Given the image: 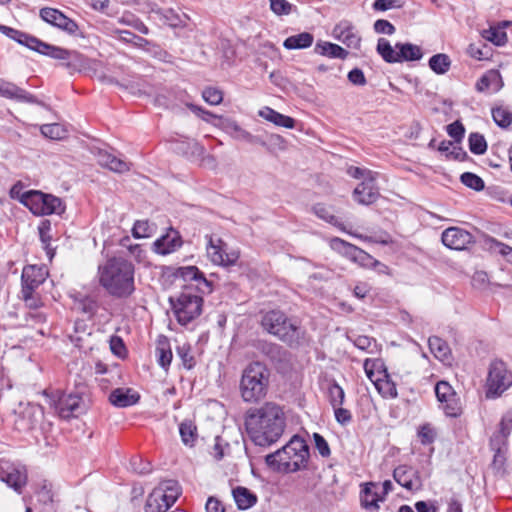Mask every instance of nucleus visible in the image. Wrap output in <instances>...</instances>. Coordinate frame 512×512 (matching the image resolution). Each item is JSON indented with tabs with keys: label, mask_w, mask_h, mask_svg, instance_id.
Instances as JSON below:
<instances>
[{
	"label": "nucleus",
	"mask_w": 512,
	"mask_h": 512,
	"mask_svg": "<svg viewBox=\"0 0 512 512\" xmlns=\"http://www.w3.org/2000/svg\"><path fill=\"white\" fill-rule=\"evenodd\" d=\"M0 32L6 35L7 37L15 40L19 44L24 45L27 48L36 51L40 54H42L44 48H46V42H43L32 35L16 30L14 28L5 25H0Z\"/></svg>",
	"instance_id": "nucleus-22"
},
{
	"label": "nucleus",
	"mask_w": 512,
	"mask_h": 512,
	"mask_svg": "<svg viewBox=\"0 0 512 512\" xmlns=\"http://www.w3.org/2000/svg\"><path fill=\"white\" fill-rule=\"evenodd\" d=\"M179 433L186 446L192 447L198 437L197 427L191 420H185L180 424Z\"/></svg>",
	"instance_id": "nucleus-42"
},
{
	"label": "nucleus",
	"mask_w": 512,
	"mask_h": 512,
	"mask_svg": "<svg viewBox=\"0 0 512 512\" xmlns=\"http://www.w3.org/2000/svg\"><path fill=\"white\" fill-rule=\"evenodd\" d=\"M315 51L321 55L338 59H345L348 55V52L341 46L330 42L317 43Z\"/></svg>",
	"instance_id": "nucleus-40"
},
{
	"label": "nucleus",
	"mask_w": 512,
	"mask_h": 512,
	"mask_svg": "<svg viewBox=\"0 0 512 512\" xmlns=\"http://www.w3.org/2000/svg\"><path fill=\"white\" fill-rule=\"evenodd\" d=\"M467 53L474 59L477 60H488L492 56L491 48L485 43L475 44L472 43L467 49Z\"/></svg>",
	"instance_id": "nucleus-50"
},
{
	"label": "nucleus",
	"mask_w": 512,
	"mask_h": 512,
	"mask_svg": "<svg viewBox=\"0 0 512 512\" xmlns=\"http://www.w3.org/2000/svg\"><path fill=\"white\" fill-rule=\"evenodd\" d=\"M313 213L320 219L328 222L329 224L346 231L342 222L334 215L333 208L325 204L317 203L312 207Z\"/></svg>",
	"instance_id": "nucleus-36"
},
{
	"label": "nucleus",
	"mask_w": 512,
	"mask_h": 512,
	"mask_svg": "<svg viewBox=\"0 0 512 512\" xmlns=\"http://www.w3.org/2000/svg\"><path fill=\"white\" fill-rule=\"evenodd\" d=\"M502 76L498 70L491 69L484 73L476 82L475 88L478 92H498L503 87Z\"/></svg>",
	"instance_id": "nucleus-23"
},
{
	"label": "nucleus",
	"mask_w": 512,
	"mask_h": 512,
	"mask_svg": "<svg viewBox=\"0 0 512 512\" xmlns=\"http://www.w3.org/2000/svg\"><path fill=\"white\" fill-rule=\"evenodd\" d=\"M153 229V225L147 220H138L133 226L132 234L135 238H147L152 235Z\"/></svg>",
	"instance_id": "nucleus-52"
},
{
	"label": "nucleus",
	"mask_w": 512,
	"mask_h": 512,
	"mask_svg": "<svg viewBox=\"0 0 512 512\" xmlns=\"http://www.w3.org/2000/svg\"><path fill=\"white\" fill-rule=\"evenodd\" d=\"M492 117L495 123L501 128H507L512 123V112L507 107H496L492 109Z\"/></svg>",
	"instance_id": "nucleus-48"
},
{
	"label": "nucleus",
	"mask_w": 512,
	"mask_h": 512,
	"mask_svg": "<svg viewBox=\"0 0 512 512\" xmlns=\"http://www.w3.org/2000/svg\"><path fill=\"white\" fill-rule=\"evenodd\" d=\"M155 251L159 254L166 255L173 252L176 248L181 246V241L178 236L171 237L170 235L162 236L154 243Z\"/></svg>",
	"instance_id": "nucleus-41"
},
{
	"label": "nucleus",
	"mask_w": 512,
	"mask_h": 512,
	"mask_svg": "<svg viewBox=\"0 0 512 512\" xmlns=\"http://www.w3.org/2000/svg\"><path fill=\"white\" fill-rule=\"evenodd\" d=\"M348 339L352 341L354 346L359 350L365 351L367 353L373 354L378 350L376 340L366 335H357L355 337L348 336Z\"/></svg>",
	"instance_id": "nucleus-44"
},
{
	"label": "nucleus",
	"mask_w": 512,
	"mask_h": 512,
	"mask_svg": "<svg viewBox=\"0 0 512 512\" xmlns=\"http://www.w3.org/2000/svg\"><path fill=\"white\" fill-rule=\"evenodd\" d=\"M180 494L176 481L166 480L161 482L149 494L145 512H165L177 500Z\"/></svg>",
	"instance_id": "nucleus-10"
},
{
	"label": "nucleus",
	"mask_w": 512,
	"mask_h": 512,
	"mask_svg": "<svg viewBox=\"0 0 512 512\" xmlns=\"http://www.w3.org/2000/svg\"><path fill=\"white\" fill-rule=\"evenodd\" d=\"M512 385V373L507 369L503 361L491 363L487 378V398L500 396Z\"/></svg>",
	"instance_id": "nucleus-11"
},
{
	"label": "nucleus",
	"mask_w": 512,
	"mask_h": 512,
	"mask_svg": "<svg viewBox=\"0 0 512 512\" xmlns=\"http://www.w3.org/2000/svg\"><path fill=\"white\" fill-rule=\"evenodd\" d=\"M485 243L489 246L490 249H498L499 253L504 256L505 258L509 254V252L512 250V247L498 241L497 239L493 237H487L485 239Z\"/></svg>",
	"instance_id": "nucleus-61"
},
{
	"label": "nucleus",
	"mask_w": 512,
	"mask_h": 512,
	"mask_svg": "<svg viewBox=\"0 0 512 512\" xmlns=\"http://www.w3.org/2000/svg\"><path fill=\"white\" fill-rule=\"evenodd\" d=\"M308 446L299 436H293L281 449L265 457L266 464L280 472H296L306 466Z\"/></svg>",
	"instance_id": "nucleus-3"
},
{
	"label": "nucleus",
	"mask_w": 512,
	"mask_h": 512,
	"mask_svg": "<svg viewBox=\"0 0 512 512\" xmlns=\"http://www.w3.org/2000/svg\"><path fill=\"white\" fill-rule=\"evenodd\" d=\"M512 430V409L508 410L502 417L499 424V432L491 439L493 449H500V445L504 444Z\"/></svg>",
	"instance_id": "nucleus-30"
},
{
	"label": "nucleus",
	"mask_w": 512,
	"mask_h": 512,
	"mask_svg": "<svg viewBox=\"0 0 512 512\" xmlns=\"http://www.w3.org/2000/svg\"><path fill=\"white\" fill-rule=\"evenodd\" d=\"M374 30L379 34L392 35L395 32V27L389 21L379 19L374 23Z\"/></svg>",
	"instance_id": "nucleus-64"
},
{
	"label": "nucleus",
	"mask_w": 512,
	"mask_h": 512,
	"mask_svg": "<svg viewBox=\"0 0 512 512\" xmlns=\"http://www.w3.org/2000/svg\"><path fill=\"white\" fill-rule=\"evenodd\" d=\"M442 243L452 250H465L474 243V237L460 227H449L442 232Z\"/></svg>",
	"instance_id": "nucleus-15"
},
{
	"label": "nucleus",
	"mask_w": 512,
	"mask_h": 512,
	"mask_svg": "<svg viewBox=\"0 0 512 512\" xmlns=\"http://www.w3.org/2000/svg\"><path fill=\"white\" fill-rule=\"evenodd\" d=\"M461 182L475 191H481L484 189V181L482 178L471 172L463 173L461 175Z\"/></svg>",
	"instance_id": "nucleus-53"
},
{
	"label": "nucleus",
	"mask_w": 512,
	"mask_h": 512,
	"mask_svg": "<svg viewBox=\"0 0 512 512\" xmlns=\"http://www.w3.org/2000/svg\"><path fill=\"white\" fill-rule=\"evenodd\" d=\"M394 480L409 491H418L422 488L419 472L411 466L400 465L393 471Z\"/></svg>",
	"instance_id": "nucleus-19"
},
{
	"label": "nucleus",
	"mask_w": 512,
	"mask_h": 512,
	"mask_svg": "<svg viewBox=\"0 0 512 512\" xmlns=\"http://www.w3.org/2000/svg\"><path fill=\"white\" fill-rule=\"evenodd\" d=\"M271 10L278 16L291 13L292 4L286 0H269Z\"/></svg>",
	"instance_id": "nucleus-56"
},
{
	"label": "nucleus",
	"mask_w": 512,
	"mask_h": 512,
	"mask_svg": "<svg viewBox=\"0 0 512 512\" xmlns=\"http://www.w3.org/2000/svg\"><path fill=\"white\" fill-rule=\"evenodd\" d=\"M481 36L484 40L493 43L496 46H503L507 42V34L498 28H489L481 32Z\"/></svg>",
	"instance_id": "nucleus-47"
},
{
	"label": "nucleus",
	"mask_w": 512,
	"mask_h": 512,
	"mask_svg": "<svg viewBox=\"0 0 512 512\" xmlns=\"http://www.w3.org/2000/svg\"><path fill=\"white\" fill-rule=\"evenodd\" d=\"M329 398H330V403L333 408L343 405L344 399H345V393H344V390L342 389V387L338 383L334 382L329 387Z\"/></svg>",
	"instance_id": "nucleus-54"
},
{
	"label": "nucleus",
	"mask_w": 512,
	"mask_h": 512,
	"mask_svg": "<svg viewBox=\"0 0 512 512\" xmlns=\"http://www.w3.org/2000/svg\"><path fill=\"white\" fill-rule=\"evenodd\" d=\"M364 371L367 378L375 385L384 398H396V384L391 380L381 359L367 358L364 361Z\"/></svg>",
	"instance_id": "nucleus-9"
},
{
	"label": "nucleus",
	"mask_w": 512,
	"mask_h": 512,
	"mask_svg": "<svg viewBox=\"0 0 512 512\" xmlns=\"http://www.w3.org/2000/svg\"><path fill=\"white\" fill-rule=\"evenodd\" d=\"M435 394L447 416L458 417L461 414L460 399L448 382L439 381L435 386Z\"/></svg>",
	"instance_id": "nucleus-13"
},
{
	"label": "nucleus",
	"mask_w": 512,
	"mask_h": 512,
	"mask_svg": "<svg viewBox=\"0 0 512 512\" xmlns=\"http://www.w3.org/2000/svg\"><path fill=\"white\" fill-rule=\"evenodd\" d=\"M112 405L120 408L132 406L139 400V395L131 389L117 388L109 396Z\"/></svg>",
	"instance_id": "nucleus-28"
},
{
	"label": "nucleus",
	"mask_w": 512,
	"mask_h": 512,
	"mask_svg": "<svg viewBox=\"0 0 512 512\" xmlns=\"http://www.w3.org/2000/svg\"><path fill=\"white\" fill-rule=\"evenodd\" d=\"M377 52L387 63L399 62L398 51L391 46L390 42L385 38H380L377 43Z\"/></svg>",
	"instance_id": "nucleus-43"
},
{
	"label": "nucleus",
	"mask_w": 512,
	"mask_h": 512,
	"mask_svg": "<svg viewBox=\"0 0 512 512\" xmlns=\"http://www.w3.org/2000/svg\"><path fill=\"white\" fill-rule=\"evenodd\" d=\"M469 149L476 155L484 154L487 150V142L483 135L471 133L469 135Z\"/></svg>",
	"instance_id": "nucleus-51"
},
{
	"label": "nucleus",
	"mask_w": 512,
	"mask_h": 512,
	"mask_svg": "<svg viewBox=\"0 0 512 512\" xmlns=\"http://www.w3.org/2000/svg\"><path fill=\"white\" fill-rule=\"evenodd\" d=\"M361 490V505L365 509H378L379 501H384V497L379 496L378 492L373 491V488L377 487V484L374 482H368L362 485Z\"/></svg>",
	"instance_id": "nucleus-31"
},
{
	"label": "nucleus",
	"mask_w": 512,
	"mask_h": 512,
	"mask_svg": "<svg viewBox=\"0 0 512 512\" xmlns=\"http://www.w3.org/2000/svg\"><path fill=\"white\" fill-rule=\"evenodd\" d=\"M169 301L174 315L181 325H187L202 312L203 299L194 294L192 285H185L178 296H171Z\"/></svg>",
	"instance_id": "nucleus-6"
},
{
	"label": "nucleus",
	"mask_w": 512,
	"mask_h": 512,
	"mask_svg": "<svg viewBox=\"0 0 512 512\" xmlns=\"http://www.w3.org/2000/svg\"><path fill=\"white\" fill-rule=\"evenodd\" d=\"M260 349L273 363L286 364L289 361L288 351L278 344L263 342Z\"/></svg>",
	"instance_id": "nucleus-29"
},
{
	"label": "nucleus",
	"mask_w": 512,
	"mask_h": 512,
	"mask_svg": "<svg viewBox=\"0 0 512 512\" xmlns=\"http://www.w3.org/2000/svg\"><path fill=\"white\" fill-rule=\"evenodd\" d=\"M202 97L208 104L218 105L223 100V93L217 88L207 87L203 90Z\"/></svg>",
	"instance_id": "nucleus-55"
},
{
	"label": "nucleus",
	"mask_w": 512,
	"mask_h": 512,
	"mask_svg": "<svg viewBox=\"0 0 512 512\" xmlns=\"http://www.w3.org/2000/svg\"><path fill=\"white\" fill-rule=\"evenodd\" d=\"M354 262L363 267H371L380 264L378 260L374 259L371 255L362 249L359 250V254L356 255Z\"/></svg>",
	"instance_id": "nucleus-63"
},
{
	"label": "nucleus",
	"mask_w": 512,
	"mask_h": 512,
	"mask_svg": "<svg viewBox=\"0 0 512 512\" xmlns=\"http://www.w3.org/2000/svg\"><path fill=\"white\" fill-rule=\"evenodd\" d=\"M20 202L34 215L62 214L65 211V206L60 198L37 190L23 193Z\"/></svg>",
	"instance_id": "nucleus-7"
},
{
	"label": "nucleus",
	"mask_w": 512,
	"mask_h": 512,
	"mask_svg": "<svg viewBox=\"0 0 512 512\" xmlns=\"http://www.w3.org/2000/svg\"><path fill=\"white\" fill-rule=\"evenodd\" d=\"M207 255L209 259L217 265L232 266L235 265L239 259V252L237 250L229 249L228 245L220 238L214 239L213 236H206Z\"/></svg>",
	"instance_id": "nucleus-12"
},
{
	"label": "nucleus",
	"mask_w": 512,
	"mask_h": 512,
	"mask_svg": "<svg viewBox=\"0 0 512 512\" xmlns=\"http://www.w3.org/2000/svg\"><path fill=\"white\" fill-rule=\"evenodd\" d=\"M269 370L261 362L250 363L242 373L240 392L245 402H256L264 398L269 385Z\"/></svg>",
	"instance_id": "nucleus-5"
},
{
	"label": "nucleus",
	"mask_w": 512,
	"mask_h": 512,
	"mask_svg": "<svg viewBox=\"0 0 512 512\" xmlns=\"http://www.w3.org/2000/svg\"><path fill=\"white\" fill-rule=\"evenodd\" d=\"M155 353L157 356L158 364L162 368L167 370L172 361V351H171L169 339L166 336L160 335L157 338Z\"/></svg>",
	"instance_id": "nucleus-32"
},
{
	"label": "nucleus",
	"mask_w": 512,
	"mask_h": 512,
	"mask_svg": "<svg viewBox=\"0 0 512 512\" xmlns=\"http://www.w3.org/2000/svg\"><path fill=\"white\" fill-rule=\"evenodd\" d=\"M314 37L309 32H302L296 35L289 36L285 39L283 46L286 49H304L312 45Z\"/></svg>",
	"instance_id": "nucleus-37"
},
{
	"label": "nucleus",
	"mask_w": 512,
	"mask_h": 512,
	"mask_svg": "<svg viewBox=\"0 0 512 512\" xmlns=\"http://www.w3.org/2000/svg\"><path fill=\"white\" fill-rule=\"evenodd\" d=\"M215 126H218L220 129L230 134L233 138L237 140H244L247 142H253L254 136L248 131L244 130L235 120L231 118H219V123H213Z\"/></svg>",
	"instance_id": "nucleus-24"
},
{
	"label": "nucleus",
	"mask_w": 512,
	"mask_h": 512,
	"mask_svg": "<svg viewBox=\"0 0 512 512\" xmlns=\"http://www.w3.org/2000/svg\"><path fill=\"white\" fill-rule=\"evenodd\" d=\"M40 130L43 136L52 140H61L67 136V130L59 123L44 124Z\"/></svg>",
	"instance_id": "nucleus-46"
},
{
	"label": "nucleus",
	"mask_w": 512,
	"mask_h": 512,
	"mask_svg": "<svg viewBox=\"0 0 512 512\" xmlns=\"http://www.w3.org/2000/svg\"><path fill=\"white\" fill-rule=\"evenodd\" d=\"M428 344L431 353L439 360L446 361L449 360L451 351L443 339L437 336H432L428 339Z\"/></svg>",
	"instance_id": "nucleus-39"
},
{
	"label": "nucleus",
	"mask_w": 512,
	"mask_h": 512,
	"mask_svg": "<svg viewBox=\"0 0 512 512\" xmlns=\"http://www.w3.org/2000/svg\"><path fill=\"white\" fill-rule=\"evenodd\" d=\"M395 48L398 50L399 62L416 61L422 58L421 48L411 43H397Z\"/></svg>",
	"instance_id": "nucleus-38"
},
{
	"label": "nucleus",
	"mask_w": 512,
	"mask_h": 512,
	"mask_svg": "<svg viewBox=\"0 0 512 512\" xmlns=\"http://www.w3.org/2000/svg\"><path fill=\"white\" fill-rule=\"evenodd\" d=\"M245 428L251 441L260 447L276 443L286 428V414L281 405L265 402L249 408L245 414Z\"/></svg>",
	"instance_id": "nucleus-1"
},
{
	"label": "nucleus",
	"mask_w": 512,
	"mask_h": 512,
	"mask_svg": "<svg viewBox=\"0 0 512 512\" xmlns=\"http://www.w3.org/2000/svg\"><path fill=\"white\" fill-rule=\"evenodd\" d=\"M21 281L22 297L29 306H33L35 302L32 296L33 291L44 281L42 269L36 266L25 267L22 272Z\"/></svg>",
	"instance_id": "nucleus-14"
},
{
	"label": "nucleus",
	"mask_w": 512,
	"mask_h": 512,
	"mask_svg": "<svg viewBox=\"0 0 512 512\" xmlns=\"http://www.w3.org/2000/svg\"><path fill=\"white\" fill-rule=\"evenodd\" d=\"M38 230H39L40 240L44 244V249H45L48 257L50 259H52L54 256V249L50 245V241L52 238L50 235V230H51L50 222L43 221L40 224V226L38 227Z\"/></svg>",
	"instance_id": "nucleus-49"
},
{
	"label": "nucleus",
	"mask_w": 512,
	"mask_h": 512,
	"mask_svg": "<svg viewBox=\"0 0 512 512\" xmlns=\"http://www.w3.org/2000/svg\"><path fill=\"white\" fill-rule=\"evenodd\" d=\"M232 494L240 510L249 509L257 502V496L246 487L238 486L233 489Z\"/></svg>",
	"instance_id": "nucleus-34"
},
{
	"label": "nucleus",
	"mask_w": 512,
	"mask_h": 512,
	"mask_svg": "<svg viewBox=\"0 0 512 512\" xmlns=\"http://www.w3.org/2000/svg\"><path fill=\"white\" fill-rule=\"evenodd\" d=\"M43 21L62 29L70 35H77L79 27L77 23L55 8L45 7L40 10Z\"/></svg>",
	"instance_id": "nucleus-17"
},
{
	"label": "nucleus",
	"mask_w": 512,
	"mask_h": 512,
	"mask_svg": "<svg viewBox=\"0 0 512 512\" xmlns=\"http://www.w3.org/2000/svg\"><path fill=\"white\" fill-rule=\"evenodd\" d=\"M450 65L451 60L449 56L443 53L433 55L429 59V67L436 74H445L449 70Z\"/></svg>",
	"instance_id": "nucleus-45"
},
{
	"label": "nucleus",
	"mask_w": 512,
	"mask_h": 512,
	"mask_svg": "<svg viewBox=\"0 0 512 512\" xmlns=\"http://www.w3.org/2000/svg\"><path fill=\"white\" fill-rule=\"evenodd\" d=\"M99 283L112 297L124 299L135 291V267L122 256L107 259L98 267Z\"/></svg>",
	"instance_id": "nucleus-2"
},
{
	"label": "nucleus",
	"mask_w": 512,
	"mask_h": 512,
	"mask_svg": "<svg viewBox=\"0 0 512 512\" xmlns=\"http://www.w3.org/2000/svg\"><path fill=\"white\" fill-rule=\"evenodd\" d=\"M259 116L265 120L274 123L277 126L292 129L295 126V120L289 116L283 115L270 107H264L259 111Z\"/></svg>",
	"instance_id": "nucleus-33"
},
{
	"label": "nucleus",
	"mask_w": 512,
	"mask_h": 512,
	"mask_svg": "<svg viewBox=\"0 0 512 512\" xmlns=\"http://www.w3.org/2000/svg\"><path fill=\"white\" fill-rule=\"evenodd\" d=\"M447 133L456 143H460L464 137L465 128L460 121H455L447 126Z\"/></svg>",
	"instance_id": "nucleus-57"
},
{
	"label": "nucleus",
	"mask_w": 512,
	"mask_h": 512,
	"mask_svg": "<svg viewBox=\"0 0 512 512\" xmlns=\"http://www.w3.org/2000/svg\"><path fill=\"white\" fill-rule=\"evenodd\" d=\"M379 196V189L372 172H368L364 180L353 191L354 200L361 205L373 204Z\"/></svg>",
	"instance_id": "nucleus-16"
},
{
	"label": "nucleus",
	"mask_w": 512,
	"mask_h": 512,
	"mask_svg": "<svg viewBox=\"0 0 512 512\" xmlns=\"http://www.w3.org/2000/svg\"><path fill=\"white\" fill-rule=\"evenodd\" d=\"M0 96L18 103L37 104V98L15 83L0 78Z\"/></svg>",
	"instance_id": "nucleus-20"
},
{
	"label": "nucleus",
	"mask_w": 512,
	"mask_h": 512,
	"mask_svg": "<svg viewBox=\"0 0 512 512\" xmlns=\"http://www.w3.org/2000/svg\"><path fill=\"white\" fill-rule=\"evenodd\" d=\"M177 276L182 278L185 282H190L193 290L196 289L202 294H209L212 292V285L204 274L196 266L181 267L177 270Z\"/></svg>",
	"instance_id": "nucleus-18"
},
{
	"label": "nucleus",
	"mask_w": 512,
	"mask_h": 512,
	"mask_svg": "<svg viewBox=\"0 0 512 512\" xmlns=\"http://www.w3.org/2000/svg\"><path fill=\"white\" fill-rule=\"evenodd\" d=\"M187 107L194 114H196L198 117H200L201 119H203L204 121H206L208 123H213L212 119L219 121V118H222V116H217V115L213 114L212 112L207 111V110H205L197 105H194V104H187Z\"/></svg>",
	"instance_id": "nucleus-60"
},
{
	"label": "nucleus",
	"mask_w": 512,
	"mask_h": 512,
	"mask_svg": "<svg viewBox=\"0 0 512 512\" xmlns=\"http://www.w3.org/2000/svg\"><path fill=\"white\" fill-rule=\"evenodd\" d=\"M42 55L63 61L64 65L71 72H83L95 70L97 62L84 56L75 50H67L58 46L46 43Z\"/></svg>",
	"instance_id": "nucleus-8"
},
{
	"label": "nucleus",
	"mask_w": 512,
	"mask_h": 512,
	"mask_svg": "<svg viewBox=\"0 0 512 512\" xmlns=\"http://www.w3.org/2000/svg\"><path fill=\"white\" fill-rule=\"evenodd\" d=\"M313 439H314L315 447L318 450L319 454L322 457L330 456L331 451H330L329 445H328L327 441L324 439V437L322 435H320L319 433H314Z\"/></svg>",
	"instance_id": "nucleus-62"
},
{
	"label": "nucleus",
	"mask_w": 512,
	"mask_h": 512,
	"mask_svg": "<svg viewBox=\"0 0 512 512\" xmlns=\"http://www.w3.org/2000/svg\"><path fill=\"white\" fill-rule=\"evenodd\" d=\"M177 353L181 358L183 365L187 369H191L195 365L194 357L190 353V347L188 345H182L177 348Z\"/></svg>",
	"instance_id": "nucleus-59"
},
{
	"label": "nucleus",
	"mask_w": 512,
	"mask_h": 512,
	"mask_svg": "<svg viewBox=\"0 0 512 512\" xmlns=\"http://www.w3.org/2000/svg\"><path fill=\"white\" fill-rule=\"evenodd\" d=\"M262 327L270 334L292 348L299 347L305 340V330L297 320L291 319L280 310L268 311L262 318Z\"/></svg>",
	"instance_id": "nucleus-4"
},
{
	"label": "nucleus",
	"mask_w": 512,
	"mask_h": 512,
	"mask_svg": "<svg viewBox=\"0 0 512 512\" xmlns=\"http://www.w3.org/2000/svg\"><path fill=\"white\" fill-rule=\"evenodd\" d=\"M97 161L102 167L117 173H123L130 169L129 163L103 150L98 152Z\"/></svg>",
	"instance_id": "nucleus-27"
},
{
	"label": "nucleus",
	"mask_w": 512,
	"mask_h": 512,
	"mask_svg": "<svg viewBox=\"0 0 512 512\" xmlns=\"http://www.w3.org/2000/svg\"><path fill=\"white\" fill-rule=\"evenodd\" d=\"M82 399L77 394H69L61 397L58 402V412L63 418L76 416L80 412Z\"/></svg>",
	"instance_id": "nucleus-25"
},
{
	"label": "nucleus",
	"mask_w": 512,
	"mask_h": 512,
	"mask_svg": "<svg viewBox=\"0 0 512 512\" xmlns=\"http://www.w3.org/2000/svg\"><path fill=\"white\" fill-rule=\"evenodd\" d=\"M0 480L20 493L27 483V475L14 465L5 462L0 464Z\"/></svg>",
	"instance_id": "nucleus-21"
},
{
	"label": "nucleus",
	"mask_w": 512,
	"mask_h": 512,
	"mask_svg": "<svg viewBox=\"0 0 512 512\" xmlns=\"http://www.w3.org/2000/svg\"><path fill=\"white\" fill-rule=\"evenodd\" d=\"M329 245L332 250L336 251L337 253L343 255L344 257L348 258L353 262L356 258V255L359 254L360 250L359 247L338 237L332 238L329 242Z\"/></svg>",
	"instance_id": "nucleus-35"
},
{
	"label": "nucleus",
	"mask_w": 512,
	"mask_h": 512,
	"mask_svg": "<svg viewBox=\"0 0 512 512\" xmlns=\"http://www.w3.org/2000/svg\"><path fill=\"white\" fill-rule=\"evenodd\" d=\"M334 34L339 41L350 48H359L361 38L355 33L354 28L347 22L338 24L334 28Z\"/></svg>",
	"instance_id": "nucleus-26"
},
{
	"label": "nucleus",
	"mask_w": 512,
	"mask_h": 512,
	"mask_svg": "<svg viewBox=\"0 0 512 512\" xmlns=\"http://www.w3.org/2000/svg\"><path fill=\"white\" fill-rule=\"evenodd\" d=\"M418 436L420 441L424 445H428L434 442L436 438V432L433 427L429 424H424L420 427L418 431Z\"/></svg>",
	"instance_id": "nucleus-58"
}]
</instances>
